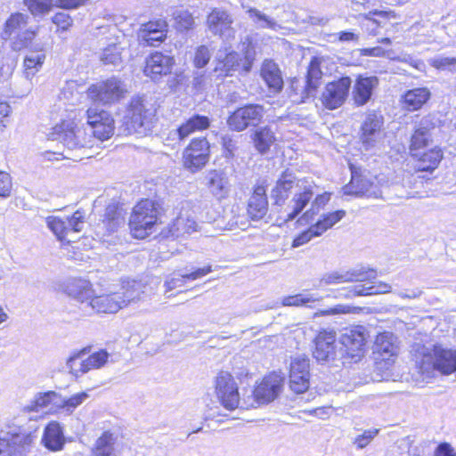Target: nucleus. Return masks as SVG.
I'll use <instances>...</instances> for the list:
<instances>
[{
  "mask_svg": "<svg viewBox=\"0 0 456 456\" xmlns=\"http://www.w3.org/2000/svg\"><path fill=\"white\" fill-rule=\"evenodd\" d=\"M314 185L297 179L296 175L289 171L283 172L271 191V197L276 205H282L293 189H297L289 205L281 212L280 218L284 222L294 220L308 205L313 199Z\"/></svg>",
  "mask_w": 456,
  "mask_h": 456,
  "instance_id": "obj_1",
  "label": "nucleus"
},
{
  "mask_svg": "<svg viewBox=\"0 0 456 456\" xmlns=\"http://www.w3.org/2000/svg\"><path fill=\"white\" fill-rule=\"evenodd\" d=\"M144 288L145 286L140 281L123 282L120 289L116 292L99 296L94 294L88 307L96 313H118L129 304L141 300L144 294Z\"/></svg>",
  "mask_w": 456,
  "mask_h": 456,
  "instance_id": "obj_2",
  "label": "nucleus"
},
{
  "mask_svg": "<svg viewBox=\"0 0 456 456\" xmlns=\"http://www.w3.org/2000/svg\"><path fill=\"white\" fill-rule=\"evenodd\" d=\"M412 351L416 365L423 374L429 375L438 370L443 375H450L456 371V360L452 349L440 345L427 346L416 344Z\"/></svg>",
  "mask_w": 456,
  "mask_h": 456,
  "instance_id": "obj_3",
  "label": "nucleus"
},
{
  "mask_svg": "<svg viewBox=\"0 0 456 456\" xmlns=\"http://www.w3.org/2000/svg\"><path fill=\"white\" fill-rule=\"evenodd\" d=\"M53 140L59 141L67 149L66 159L74 160L85 158L84 153L77 154V151L91 147L93 144V136L87 134L82 126H78L71 121L61 123L54 127Z\"/></svg>",
  "mask_w": 456,
  "mask_h": 456,
  "instance_id": "obj_4",
  "label": "nucleus"
},
{
  "mask_svg": "<svg viewBox=\"0 0 456 456\" xmlns=\"http://www.w3.org/2000/svg\"><path fill=\"white\" fill-rule=\"evenodd\" d=\"M225 47V54L223 55L222 51L217 53L218 64L216 68L220 75L227 77L232 75V72L239 71L240 69L244 73H248L256 58L255 46L252 39L248 36L240 43V51L243 57L235 51H229Z\"/></svg>",
  "mask_w": 456,
  "mask_h": 456,
  "instance_id": "obj_5",
  "label": "nucleus"
},
{
  "mask_svg": "<svg viewBox=\"0 0 456 456\" xmlns=\"http://www.w3.org/2000/svg\"><path fill=\"white\" fill-rule=\"evenodd\" d=\"M29 16L22 12H14L10 15L4 25L1 38L10 42L13 51L28 48L37 34V28H27Z\"/></svg>",
  "mask_w": 456,
  "mask_h": 456,
  "instance_id": "obj_6",
  "label": "nucleus"
},
{
  "mask_svg": "<svg viewBox=\"0 0 456 456\" xmlns=\"http://www.w3.org/2000/svg\"><path fill=\"white\" fill-rule=\"evenodd\" d=\"M156 110L144 97L131 99L125 116V125L129 134H143L152 127Z\"/></svg>",
  "mask_w": 456,
  "mask_h": 456,
  "instance_id": "obj_7",
  "label": "nucleus"
},
{
  "mask_svg": "<svg viewBox=\"0 0 456 456\" xmlns=\"http://www.w3.org/2000/svg\"><path fill=\"white\" fill-rule=\"evenodd\" d=\"M326 64H330L329 58L314 57L312 59L308 67L305 85L299 86L298 81H293L291 84L294 93L290 96L293 98V102H304L309 97L315 95L322 77L331 73L330 69L321 70L322 68H326Z\"/></svg>",
  "mask_w": 456,
  "mask_h": 456,
  "instance_id": "obj_8",
  "label": "nucleus"
},
{
  "mask_svg": "<svg viewBox=\"0 0 456 456\" xmlns=\"http://www.w3.org/2000/svg\"><path fill=\"white\" fill-rule=\"evenodd\" d=\"M158 222V209L151 200H141L133 209L129 226L133 235L143 239L152 232Z\"/></svg>",
  "mask_w": 456,
  "mask_h": 456,
  "instance_id": "obj_9",
  "label": "nucleus"
},
{
  "mask_svg": "<svg viewBox=\"0 0 456 456\" xmlns=\"http://www.w3.org/2000/svg\"><path fill=\"white\" fill-rule=\"evenodd\" d=\"M284 378L281 373L273 372L265 376L260 384L252 391V395L242 401V408H256L273 401L281 393Z\"/></svg>",
  "mask_w": 456,
  "mask_h": 456,
  "instance_id": "obj_10",
  "label": "nucleus"
},
{
  "mask_svg": "<svg viewBox=\"0 0 456 456\" xmlns=\"http://www.w3.org/2000/svg\"><path fill=\"white\" fill-rule=\"evenodd\" d=\"M313 356L322 363L344 358L343 350L338 347L337 334L333 329H322L318 332L314 338Z\"/></svg>",
  "mask_w": 456,
  "mask_h": 456,
  "instance_id": "obj_11",
  "label": "nucleus"
},
{
  "mask_svg": "<svg viewBox=\"0 0 456 456\" xmlns=\"http://www.w3.org/2000/svg\"><path fill=\"white\" fill-rule=\"evenodd\" d=\"M126 93V89L123 82L114 77L94 84L87 89V95L92 101L103 104L119 101Z\"/></svg>",
  "mask_w": 456,
  "mask_h": 456,
  "instance_id": "obj_12",
  "label": "nucleus"
},
{
  "mask_svg": "<svg viewBox=\"0 0 456 456\" xmlns=\"http://www.w3.org/2000/svg\"><path fill=\"white\" fill-rule=\"evenodd\" d=\"M367 339V330L363 326H354L345 329L339 338V344L343 347L344 358L356 362L364 353Z\"/></svg>",
  "mask_w": 456,
  "mask_h": 456,
  "instance_id": "obj_13",
  "label": "nucleus"
},
{
  "mask_svg": "<svg viewBox=\"0 0 456 456\" xmlns=\"http://www.w3.org/2000/svg\"><path fill=\"white\" fill-rule=\"evenodd\" d=\"M234 378L227 371H221L215 380V393L221 405L227 410L240 406V397Z\"/></svg>",
  "mask_w": 456,
  "mask_h": 456,
  "instance_id": "obj_14",
  "label": "nucleus"
},
{
  "mask_svg": "<svg viewBox=\"0 0 456 456\" xmlns=\"http://www.w3.org/2000/svg\"><path fill=\"white\" fill-rule=\"evenodd\" d=\"M264 107L259 104H248L238 108L227 119L230 129L241 132L249 126H256L264 117Z\"/></svg>",
  "mask_w": 456,
  "mask_h": 456,
  "instance_id": "obj_15",
  "label": "nucleus"
},
{
  "mask_svg": "<svg viewBox=\"0 0 456 456\" xmlns=\"http://www.w3.org/2000/svg\"><path fill=\"white\" fill-rule=\"evenodd\" d=\"M33 441L30 433H4L0 435V456H26Z\"/></svg>",
  "mask_w": 456,
  "mask_h": 456,
  "instance_id": "obj_16",
  "label": "nucleus"
},
{
  "mask_svg": "<svg viewBox=\"0 0 456 456\" xmlns=\"http://www.w3.org/2000/svg\"><path fill=\"white\" fill-rule=\"evenodd\" d=\"M383 117L376 112H370L366 115L360 134V142L365 151L377 147L384 138Z\"/></svg>",
  "mask_w": 456,
  "mask_h": 456,
  "instance_id": "obj_17",
  "label": "nucleus"
},
{
  "mask_svg": "<svg viewBox=\"0 0 456 456\" xmlns=\"http://www.w3.org/2000/svg\"><path fill=\"white\" fill-rule=\"evenodd\" d=\"M87 124L94 137L104 141L114 133V119L111 115L98 106H92L86 111Z\"/></svg>",
  "mask_w": 456,
  "mask_h": 456,
  "instance_id": "obj_18",
  "label": "nucleus"
},
{
  "mask_svg": "<svg viewBox=\"0 0 456 456\" xmlns=\"http://www.w3.org/2000/svg\"><path fill=\"white\" fill-rule=\"evenodd\" d=\"M232 15L222 8H214L207 18L208 29L215 36H219L224 42L235 38L236 30L232 27Z\"/></svg>",
  "mask_w": 456,
  "mask_h": 456,
  "instance_id": "obj_19",
  "label": "nucleus"
},
{
  "mask_svg": "<svg viewBox=\"0 0 456 456\" xmlns=\"http://www.w3.org/2000/svg\"><path fill=\"white\" fill-rule=\"evenodd\" d=\"M351 85L352 80L349 77H343L328 83L322 94V104L329 110L339 108L348 97Z\"/></svg>",
  "mask_w": 456,
  "mask_h": 456,
  "instance_id": "obj_20",
  "label": "nucleus"
},
{
  "mask_svg": "<svg viewBox=\"0 0 456 456\" xmlns=\"http://www.w3.org/2000/svg\"><path fill=\"white\" fill-rule=\"evenodd\" d=\"M209 159V144L205 137L193 139L183 151V165L191 172L201 169Z\"/></svg>",
  "mask_w": 456,
  "mask_h": 456,
  "instance_id": "obj_21",
  "label": "nucleus"
},
{
  "mask_svg": "<svg viewBox=\"0 0 456 456\" xmlns=\"http://www.w3.org/2000/svg\"><path fill=\"white\" fill-rule=\"evenodd\" d=\"M309 359L303 355L294 357L289 368V387L297 394L305 392L309 387Z\"/></svg>",
  "mask_w": 456,
  "mask_h": 456,
  "instance_id": "obj_22",
  "label": "nucleus"
},
{
  "mask_svg": "<svg viewBox=\"0 0 456 456\" xmlns=\"http://www.w3.org/2000/svg\"><path fill=\"white\" fill-rule=\"evenodd\" d=\"M344 194L357 197L379 198L381 191L378 184L370 178L352 170V178L348 184L343 187Z\"/></svg>",
  "mask_w": 456,
  "mask_h": 456,
  "instance_id": "obj_23",
  "label": "nucleus"
},
{
  "mask_svg": "<svg viewBox=\"0 0 456 456\" xmlns=\"http://www.w3.org/2000/svg\"><path fill=\"white\" fill-rule=\"evenodd\" d=\"M124 224L125 216L122 209H119L114 203L110 204L105 208L103 219L96 224L95 232L100 239H102L117 232Z\"/></svg>",
  "mask_w": 456,
  "mask_h": 456,
  "instance_id": "obj_24",
  "label": "nucleus"
},
{
  "mask_svg": "<svg viewBox=\"0 0 456 456\" xmlns=\"http://www.w3.org/2000/svg\"><path fill=\"white\" fill-rule=\"evenodd\" d=\"M205 185L209 193L217 200L228 197L231 184L228 175L224 169H212L205 175Z\"/></svg>",
  "mask_w": 456,
  "mask_h": 456,
  "instance_id": "obj_25",
  "label": "nucleus"
},
{
  "mask_svg": "<svg viewBox=\"0 0 456 456\" xmlns=\"http://www.w3.org/2000/svg\"><path fill=\"white\" fill-rule=\"evenodd\" d=\"M175 64L174 58L160 52L151 53L145 61L143 72L153 80L171 72Z\"/></svg>",
  "mask_w": 456,
  "mask_h": 456,
  "instance_id": "obj_26",
  "label": "nucleus"
},
{
  "mask_svg": "<svg viewBox=\"0 0 456 456\" xmlns=\"http://www.w3.org/2000/svg\"><path fill=\"white\" fill-rule=\"evenodd\" d=\"M268 212V200L263 185L255 187L248 201L247 213L255 221L263 219Z\"/></svg>",
  "mask_w": 456,
  "mask_h": 456,
  "instance_id": "obj_27",
  "label": "nucleus"
},
{
  "mask_svg": "<svg viewBox=\"0 0 456 456\" xmlns=\"http://www.w3.org/2000/svg\"><path fill=\"white\" fill-rule=\"evenodd\" d=\"M28 48L29 52L24 59L23 65L26 77L30 79L42 68L45 60V53L44 45L41 43H34L32 41Z\"/></svg>",
  "mask_w": 456,
  "mask_h": 456,
  "instance_id": "obj_28",
  "label": "nucleus"
},
{
  "mask_svg": "<svg viewBox=\"0 0 456 456\" xmlns=\"http://www.w3.org/2000/svg\"><path fill=\"white\" fill-rule=\"evenodd\" d=\"M431 98L430 90L426 87H415L406 91L402 96V107L408 111L420 110Z\"/></svg>",
  "mask_w": 456,
  "mask_h": 456,
  "instance_id": "obj_29",
  "label": "nucleus"
},
{
  "mask_svg": "<svg viewBox=\"0 0 456 456\" xmlns=\"http://www.w3.org/2000/svg\"><path fill=\"white\" fill-rule=\"evenodd\" d=\"M379 79L374 77L359 76L353 88V97L357 106L366 104L371 95L374 88L378 86Z\"/></svg>",
  "mask_w": 456,
  "mask_h": 456,
  "instance_id": "obj_30",
  "label": "nucleus"
},
{
  "mask_svg": "<svg viewBox=\"0 0 456 456\" xmlns=\"http://www.w3.org/2000/svg\"><path fill=\"white\" fill-rule=\"evenodd\" d=\"M209 126L210 120L208 117L196 114L188 118L177 129L171 131L170 134L182 141L195 132L208 129Z\"/></svg>",
  "mask_w": 456,
  "mask_h": 456,
  "instance_id": "obj_31",
  "label": "nucleus"
},
{
  "mask_svg": "<svg viewBox=\"0 0 456 456\" xmlns=\"http://www.w3.org/2000/svg\"><path fill=\"white\" fill-rule=\"evenodd\" d=\"M67 294L80 302L85 308L89 306V302L94 296L92 284L83 279H72L66 287Z\"/></svg>",
  "mask_w": 456,
  "mask_h": 456,
  "instance_id": "obj_32",
  "label": "nucleus"
},
{
  "mask_svg": "<svg viewBox=\"0 0 456 456\" xmlns=\"http://www.w3.org/2000/svg\"><path fill=\"white\" fill-rule=\"evenodd\" d=\"M261 77L272 93H279L283 86V79L278 65L271 61L265 60L261 68Z\"/></svg>",
  "mask_w": 456,
  "mask_h": 456,
  "instance_id": "obj_33",
  "label": "nucleus"
},
{
  "mask_svg": "<svg viewBox=\"0 0 456 456\" xmlns=\"http://www.w3.org/2000/svg\"><path fill=\"white\" fill-rule=\"evenodd\" d=\"M42 442L53 452L61 451L65 444V437L61 425L56 421L50 422L45 428Z\"/></svg>",
  "mask_w": 456,
  "mask_h": 456,
  "instance_id": "obj_34",
  "label": "nucleus"
},
{
  "mask_svg": "<svg viewBox=\"0 0 456 456\" xmlns=\"http://www.w3.org/2000/svg\"><path fill=\"white\" fill-rule=\"evenodd\" d=\"M198 224L188 212L181 213L170 225L169 232L172 236L180 237L197 231Z\"/></svg>",
  "mask_w": 456,
  "mask_h": 456,
  "instance_id": "obj_35",
  "label": "nucleus"
},
{
  "mask_svg": "<svg viewBox=\"0 0 456 456\" xmlns=\"http://www.w3.org/2000/svg\"><path fill=\"white\" fill-rule=\"evenodd\" d=\"M362 273L356 272H331L323 274L320 279L318 288L329 285H337L344 282L362 281H363Z\"/></svg>",
  "mask_w": 456,
  "mask_h": 456,
  "instance_id": "obj_36",
  "label": "nucleus"
},
{
  "mask_svg": "<svg viewBox=\"0 0 456 456\" xmlns=\"http://www.w3.org/2000/svg\"><path fill=\"white\" fill-rule=\"evenodd\" d=\"M115 436L105 431L97 438L92 449V456H116L115 454Z\"/></svg>",
  "mask_w": 456,
  "mask_h": 456,
  "instance_id": "obj_37",
  "label": "nucleus"
},
{
  "mask_svg": "<svg viewBox=\"0 0 456 456\" xmlns=\"http://www.w3.org/2000/svg\"><path fill=\"white\" fill-rule=\"evenodd\" d=\"M376 350L384 354V359L389 360V357L397 354V346L395 345V338L393 333L385 331L377 336L375 341Z\"/></svg>",
  "mask_w": 456,
  "mask_h": 456,
  "instance_id": "obj_38",
  "label": "nucleus"
},
{
  "mask_svg": "<svg viewBox=\"0 0 456 456\" xmlns=\"http://www.w3.org/2000/svg\"><path fill=\"white\" fill-rule=\"evenodd\" d=\"M64 217L67 236L73 238V241H75L76 235L83 230L86 224V214L82 210H77L71 216H65Z\"/></svg>",
  "mask_w": 456,
  "mask_h": 456,
  "instance_id": "obj_39",
  "label": "nucleus"
},
{
  "mask_svg": "<svg viewBox=\"0 0 456 456\" xmlns=\"http://www.w3.org/2000/svg\"><path fill=\"white\" fill-rule=\"evenodd\" d=\"M25 6L34 17L43 18L56 7L55 0H23Z\"/></svg>",
  "mask_w": 456,
  "mask_h": 456,
  "instance_id": "obj_40",
  "label": "nucleus"
},
{
  "mask_svg": "<svg viewBox=\"0 0 456 456\" xmlns=\"http://www.w3.org/2000/svg\"><path fill=\"white\" fill-rule=\"evenodd\" d=\"M211 272V266H207L203 268H199L195 272H192L188 274H183L179 277H174L168 279L165 281V286L167 288L166 292L171 291L175 289L183 287L185 283V280H196L199 279Z\"/></svg>",
  "mask_w": 456,
  "mask_h": 456,
  "instance_id": "obj_41",
  "label": "nucleus"
},
{
  "mask_svg": "<svg viewBox=\"0 0 456 456\" xmlns=\"http://www.w3.org/2000/svg\"><path fill=\"white\" fill-rule=\"evenodd\" d=\"M391 291V286L387 283H379L378 285H354L349 289L346 297H355V296H368V295H376L380 293H387Z\"/></svg>",
  "mask_w": 456,
  "mask_h": 456,
  "instance_id": "obj_42",
  "label": "nucleus"
},
{
  "mask_svg": "<svg viewBox=\"0 0 456 456\" xmlns=\"http://www.w3.org/2000/svg\"><path fill=\"white\" fill-rule=\"evenodd\" d=\"M86 349L73 353L66 360V369L69 373L76 378H79L86 374L84 356L86 355Z\"/></svg>",
  "mask_w": 456,
  "mask_h": 456,
  "instance_id": "obj_43",
  "label": "nucleus"
},
{
  "mask_svg": "<svg viewBox=\"0 0 456 456\" xmlns=\"http://www.w3.org/2000/svg\"><path fill=\"white\" fill-rule=\"evenodd\" d=\"M253 141L256 149L261 152L265 153L269 151L270 147L275 141V136L268 127H262L254 133Z\"/></svg>",
  "mask_w": 456,
  "mask_h": 456,
  "instance_id": "obj_44",
  "label": "nucleus"
},
{
  "mask_svg": "<svg viewBox=\"0 0 456 456\" xmlns=\"http://www.w3.org/2000/svg\"><path fill=\"white\" fill-rule=\"evenodd\" d=\"M442 159L443 152L440 149H431L419 157V169L421 171H432L437 167Z\"/></svg>",
  "mask_w": 456,
  "mask_h": 456,
  "instance_id": "obj_45",
  "label": "nucleus"
},
{
  "mask_svg": "<svg viewBox=\"0 0 456 456\" xmlns=\"http://www.w3.org/2000/svg\"><path fill=\"white\" fill-rule=\"evenodd\" d=\"M47 227L56 236V238L62 242H73V238L67 236V227L65 226L64 216H48L45 219Z\"/></svg>",
  "mask_w": 456,
  "mask_h": 456,
  "instance_id": "obj_46",
  "label": "nucleus"
},
{
  "mask_svg": "<svg viewBox=\"0 0 456 456\" xmlns=\"http://www.w3.org/2000/svg\"><path fill=\"white\" fill-rule=\"evenodd\" d=\"M372 15H378L386 19L395 18V14L394 12H384V11H374L370 12L369 13L364 15L365 22L363 23V27L365 30L372 36H376L379 33V28H381L382 22L372 18Z\"/></svg>",
  "mask_w": 456,
  "mask_h": 456,
  "instance_id": "obj_47",
  "label": "nucleus"
},
{
  "mask_svg": "<svg viewBox=\"0 0 456 456\" xmlns=\"http://www.w3.org/2000/svg\"><path fill=\"white\" fill-rule=\"evenodd\" d=\"M247 13L248 14V17L256 24H257L258 28H270L272 30L277 31L281 28L276 20L263 13L256 8H248L247 10Z\"/></svg>",
  "mask_w": 456,
  "mask_h": 456,
  "instance_id": "obj_48",
  "label": "nucleus"
},
{
  "mask_svg": "<svg viewBox=\"0 0 456 456\" xmlns=\"http://www.w3.org/2000/svg\"><path fill=\"white\" fill-rule=\"evenodd\" d=\"M345 216V210H337L334 212L323 214L321 219L313 225L314 229L318 231L319 235L321 236L327 230L338 223Z\"/></svg>",
  "mask_w": 456,
  "mask_h": 456,
  "instance_id": "obj_49",
  "label": "nucleus"
},
{
  "mask_svg": "<svg viewBox=\"0 0 456 456\" xmlns=\"http://www.w3.org/2000/svg\"><path fill=\"white\" fill-rule=\"evenodd\" d=\"M110 354L105 350H99L88 356H84L86 373L103 367L109 360Z\"/></svg>",
  "mask_w": 456,
  "mask_h": 456,
  "instance_id": "obj_50",
  "label": "nucleus"
},
{
  "mask_svg": "<svg viewBox=\"0 0 456 456\" xmlns=\"http://www.w3.org/2000/svg\"><path fill=\"white\" fill-rule=\"evenodd\" d=\"M330 194L328 192H324L322 194H318L311 204L310 209L305 211L299 220L303 221H310L313 219L314 216L319 213L321 209H322L325 205L330 201Z\"/></svg>",
  "mask_w": 456,
  "mask_h": 456,
  "instance_id": "obj_51",
  "label": "nucleus"
},
{
  "mask_svg": "<svg viewBox=\"0 0 456 456\" xmlns=\"http://www.w3.org/2000/svg\"><path fill=\"white\" fill-rule=\"evenodd\" d=\"M319 298L311 293L303 292L293 296H287L281 299V305L284 306H301L308 303L318 301Z\"/></svg>",
  "mask_w": 456,
  "mask_h": 456,
  "instance_id": "obj_52",
  "label": "nucleus"
},
{
  "mask_svg": "<svg viewBox=\"0 0 456 456\" xmlns=\"http://www.w3.org/2000/svg\"><path fill=\"white\" fill-rule=\"evenodd\" d=\"M175 27L183 31L192 28L194 25L193 16L187 10H176L173 13Z\"/></svg>",
  "mask_w": 456,
  "mask_h": 456,
  "instance_id": "obj_53",
  "label": "nucleus"
},
{
  "mask_svg": "<svg viewBox=\"0 0 456 456\" xmlns=\"http://www.w3.org/2000/svg\"><path fill=\"white\" fill-rule=\"evenodd\" d=\"M51 407V391L37 393L33 400L26 406L28 411H39Z\"/></svg>",
  "mask_w": 456,
  "mask_h": 456,
  "instance_id": "obj_54",
  "label": "nucleus"
},
{
  "mask_svg": "<svg viewBox=\"0 0 456 456\" xmlns=\"http://www.w3.org/2000/svg\"><path fill=\"white\" fill-rule=\"evenodd\" d=\"M121 60V47L118 44H110L103 49L101 61L104 64H117Z\"/></svg>",
  "mask_w": 456,
  "mask_h": 456,
  "instance_id": "obj_55",
  "label": "nucleus"
},
{
  "mask_svg": "<svg viewBox=\"0 0 456 456\" xmlns=\"http://www.w3.org/2000/svg\"><path fill=\"white\" fill-rule=\"evenodd\" d=\"M428 63L438 70L456 72L455 57L436 56L429 59Z\"/></svg>",
  "mask_w": 456,
  "mask_h": 456,
  "instance_id": "obj_56",
  "label": "nucleus"
},
{
  "mask_svg": "<svg viewBox=\"0 0 456 456\" xmlns=\"http://www.w3.org/2000/svg\"><path fill=\"white\" fill-rule=\"evenodd\" d=\"M379 433V428H370L363 430L360 435H357L354 438L352 443L358 450L364 449L373 441Z\"/></svg>",
  "mask_w": 456,
  "mask_h": 456,
  "instance_id": "obj_57",
  "label": "nucleus"
},
{
  "mask_svg": "<svg viewBox=\"0 0 456 456\" xmlns=\"http://www.w3.org/2000/svg\"><path fill=\"white\" fill-rule=\"evenodd\" d=\"M138 37L142 42L146 43L148 45L155 46L157 44L164 41L167 37V32H163V30L155 32H139Z\"/></svg>",
  "mask_w": 456,
  "mask_h": 456,
  "instance_id": "obj_58",
  "label": "nucleus"
},
{
  "mask_svg": "<svg viewBox=\"0 0 456 456\" xmlns=\"http://www.w3.org/2000/svg\"><path fill=\"white\" fill-rule=\"evenodd\" d=\"M319 232L311 225L307 230L297 235L292 241V248H298L309 242L313 238L319 237Z\"/></svg>",
  "mask_w": 456,
  "mask_h": 456,
  "instance_id": "obj_59",
  "label": "nucleus"
},
{
  "mask_svg": "<svg viewBox=\"0 0 456 456\" xmlns=\"http://www.w3.org/2000/svg\"><path fill=\"white\" fill-rule=\"evenodd\" d=\"M362 56L386 57L395 60V52L393 50H385L380 46L371 48H363L360 50Z\"/></svg>",
  "mask_w": 456,
  "mask_h": 456,
  "instance_id": "obj_60",
  "label": "nucleus"
},
{
  "mask_svg": "<svg viewBox=\"0 0 456 456\" xmlns=\"http://www.w3.org/2000/svg\"><path fill=\"white\" fill-rule=\"evenodd\" d=\"M430 141V134H425L419 130H415L411 140V151L421 149L428 144Z\"/></svg>",
  "mask_w": 456,
  "mask_h": 456,
  "instance_id": "obj_61",
  "label": "nucleus"
},
{
  "mask_svg": "<svg viewBox=\"0 0 456 456\" xmlns=\"http://www.w3.org/2000/svg\"><path fill=\"white\" fill-rule=\"evenodd\" d=\"M211 57V53L209 49L206 45H200L197 48L195 56H194V65L197 68L205 67Z\"/></svg>",
  "mask_w": 456,
  "mask_h": 456,
  "instance_id": "obj_62",
  "label": "nucleus"
},
{
  "mask_svg": "<svg viewBox=\"0 0 456 456\" xmlns=\"http://www.w3.org/2000/svg\"><path fill=\"white\" fill-rule=\"evenodd\" d=\"M89 397L86 392H80L65 398V410L72 412L77 407L81 405Z\"/></svg>",
  "mask_w": 456,
  "mask_h": 456,
  "instance_id": "obj_63",
  "label": "nucleus"
},
{
  "mask_svg": "<svg viewBox=\"0 0 456 456\" xmlns=\"http://www.w3.org/2000/svg\"><path fill=\"white\" fill-rule=\"evenodd\" d=\"M159 30H163V32L167 31V23L165 20L159 19L157 20L142 24L139 32H155Z\"/></svg>",
  "mask_w": 456,
  "mask_h": 456,
  "instance_id": "obj_64",
  "label": "nucleus"
}]
</instances>
